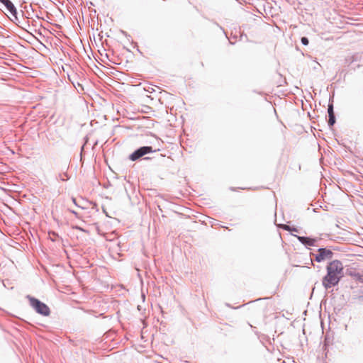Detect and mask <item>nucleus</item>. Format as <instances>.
Wrapping results in <instances>:
<instances>
[{"label":"nucleus","instance_id":"obj_1","mask_svg":"<svg viewBox=\"0 0 363 363\" xmlns=\"http://www.w3.org/2000/svg\"><path fill=\"white\" fill-rule=\"evenodd\" d=\"M343 264L337 259L328 263L326 267L327 274L323 277L322 284L325 289L337 285L343 277Z\"/></svg>","mask_w":363,"mask_h":363},{"label":"nucleus","instance_id":"obj_2","mask_svg":"<svg viewBox=\"0 0 363 363\" xmlns=\"http://www.w3.org/2000/svg\"><path fill=\"white\" fill-rule=\"evenodd\" d=\"M26 298L37 313L43 316H48L50 314V309L45 303L30 295H27Z\"/></svg>","mask_w":363,"mask_h":363},{"label":"nucleus","instance_id":"obj_3","mask_svg":"<svg viewBox=\"0 0 363 363\" xmlns=\"http://www.w3.org/2000/svg\"><path fill=\"white\" fill-rule=\"evenodd\" d=\"M156 150H153L152 146H143L136 149L133 153L129 155V159L131 161H136L145 156V155L156 152Z\"/></svg>","mask_w":363,"mask_h":363},{"label":"nucleus","instance_id":"obj_4","mask_svg":"<svg viewBox=\"0 0 363 363\" xmlns=\"http://www.w3.org/2000/svg\"><path fill=\"white\" fill-rule=\"evenodd\" d=\"M334 253L332 250L327 248L320 247L318 249V253L313 254V256L314 257L315 261L317 262H321L327 259H331Z\"/></svg>","mask_w":363,"mask_h":363},{"label":"nucleus","instance_id":"obj_5","mask_svg":"<svg viewBox=\"0 0 363 363\" xmlns=\"http://www.w3.org/2000/svg\"><path fill=\"white\" fill-rule=\"evenodd\" d=\"M328 126L330 128H331L335 123L336 118H335V115L334 113V107H333V101H331L330 100V102H329V104L328 106Z\"/></svg>","mask_w":363,"mask_h":363},{"label":"nucleus","instance_id":"obj_6","mask_svg":"<svg viewBox=\"0 0 363 363\" xmlns=\"http://www.w3.org/2000/svg\"><path fill=\"white\" fill-rule=\"evenodd\" d=\"M298 240L305 246H314L317 241L315 238H311L310 237L295 235Z\"/></svg>","mask_w":363,"mask_h":363},{"label":"nucleus","instance_id":"obj_7","mask_svg":"<svg viewBox=\"0 0 363 363\" xmlns=\"http://www.w3.org/2000/svg\"><path fill=\"white\" fill-rule=\"evenodd\" d=\"M350 275L360 283H363V272H350Z\"/></svg>","mask_w":363,"mask_h":363},{"label":"nucleus","instance_id":"obj_8","mask_svg":"<svg viewBox=\"0 0 363 363\" xmlns=\"http://www.w3.org/2000/svg\"><path fill=\"white\" fill-rule=\"evenodd\" d=\"M0 2L4 5L6 11L9 9H13V6L14 5L10 0H0Z\"/></svg>","mask_w":363,"mask_h":363},{"label":"nucleus","instance_id":"obj_9","mask_svg":"<svg viewBox=\"0 0 363 363\" xmlns=\"http://www.w3.org/2000/svg\"><path fill=\"white\" fill-rule=\"evenodd\" d=\"M69 179V177L68 176L67 172L60 173L57 176V179H59L62 182L67 181Z\"/></svg>","mask_w":363,"mask_h":363},{"label":"nucleus","instance_id":"obj_10","mask_svg":"<svg viewBox=\"0 0 363 363\" xmlns=\"http://www.w3.org/2000/svg\"><path fill=\"white\" fill-rule=\"evenodd\" d=\"M10 19L16 23L17 26L21 27L23 29H26V28L23 26H21V21H20L19 18L17 16H15L13 18H10Z\"/></svg>","mask_w":363,"mask_h":363},{"label":"nucleus","instance_id":"obj_11","mask_svg":"<svg viewBox=\"0 0 363 363\" xmlns=\"http://www.w3.org/2000/svg\"><path fill=\"white\" fill-rule=\"evenodd\" d=\"M282 228L286 231H289V232H298V230L296 228V227H294V226H290V225H284Z\"/></svg>","mask_w":363,"mask_h":363},{"label":"nucleus","instance_id":"obj_12","mask_svg":"<svg viewBox=\"0 0 363 363\" xmlns=\"http://www.w3.org/2000/svg\"><path fill=\"white\" fill-rule=\"evenodd\" d=\"M7 11L11 14V18H13L15 16L18 15L17 9L14 5L13 6V9H9L7 10Z\"/></svg>","mask_w":363,"mask_h":363},{"label":"nucleus","instance_id":"obj_13","mask_svg":"<svg viewBox=\"0 0 363 363\" xmlns=\"http://www.w3.org/2000/svg\"><path fill=\"white\" fill-rule=\"evenodd\" d=\"M301 42L303 45H308L309 43V40L306 37H302L301 38Z\"/></svg>","mask_w":363,"mask_h":363},{"label":"nucleus","instance_id":"obj_14","mask_svg":"<svg viewBox=\"0 0 363 363\" xmlns=\"http://www.w3.org/2000/svg\"><path fill=\"white\" fill-rule=\"evenodd\" d=\"M73 214H74L76 216H77V213L75 212L74 211H71Z\"/></svg>","mask_w":363,"mask_h":363},{"label":"nucleus","instance_id":"obj_15","mask_svg":"<svg viewBox=\"0 0 363 363\" xmlns=\"http://www.w3.org/2000/svg\"><path fill=\"white\" fill-rule=\"evenodd\" d=\"M72 201H73L74 203L77 205V203H76V199L73 198V199H72Z\"/></svg>","mask_w":363,"mask_h":363},{"label":"nucleus","instance_id":"obj_16","mask_svg":"<svg viewBox=\"0 0 363 363\" xmlns=\"http://www.w3.org/2000/svg\"><path fill=\"white\" fill-rule=\"evenodd\" d=\"M144 159H145V160H150V157H145Z\"/></svg>","mask_w":363,"mask_h":363},{"label":"nucleus","instance_id":"obj_17","mask_svg":"<svg viewBox=\"0 0 363 363\" xmlns=\"http://www.w3.org/2000/svg\"><path fill=\"white\" fill-rule=\"evenodd\" d=\"M359 298H360V299H362V300H363V296H359Z\"/></svg>","mask_w":363,"mask_h":363},{"label":"nucleus","instance_id":"obj_18","mask_svg":"<svg viewBox=\"0 0 363 363\" xmlns=\"http://www.w3.org/2000/svg\"><path fill=\"white\" fill-rule=\"evenodd\" d=\"M77 228L79 229V230H82V229L81 228L77 227Z\"/></svg>","mask_w":363,"mask_h":363}]
</instances>
